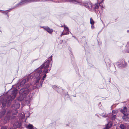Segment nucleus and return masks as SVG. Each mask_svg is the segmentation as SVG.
<instances>
[{
	"label": "nucleus",
	"mask_w": 129,
	"mask_h": 129,
	"mask_svg": "<svg viewBox=\"0 0 129 129\" xmlns=\"http://www.w3.org/2000/svg\"><path fill=\"white\" fill-rule=\"evenodd\" d=\"M52 63V56H51L39 68L34 71L33 72L34 77L36 79H41L44 80L46 76V74L49 72L51 70Z\"/></svg>",
	"instance_id": "nucleus-1"
},
{
	"label": "nucleus",
	"mask_w": 129,
	"mask_h": 129,
	"mask_svg": "<svg viewBox=\"0 0 129 129\" xmlns=\"http://www.w3.org/2000/svg\"><path fill=\"white\" fill-rule=\"evenodd\" d=\"M29 86L22 88L20 90L19 94L20 96L18 100L20 101H24L26 104L29 105L32 100L33 95L31 93V89L29 88Z\"/></svg>",
	"instance_id": "nucleus-2"
},
{
	"label": "nucleus",
	"mask_w": 129,
	"mask_h": 129,
	"mask_svg": "<svg viewBox=\"0 0 129 129\" xmlns=\"http://www.w3.org/2000/svg\"><path fill=\"white\" fill-rule=\"evenodd\" d=\"M17 89L16 88H14L11 92V94L10 95H8L6 101H4L2 103V105L3 107H5L6 104L8 106H9L11 105L12 100L15 99L17 94Z\"/></svg>",
	"instance_id": "nucleus-3"
},
{
	"label": "nucleus",
	"mask_w": 129,
	"mask_h": 129,
	"mask_svg": "<svg viewBox=\"0 0 129 129\" xmlns=\"http://www.w3.org/2000/svg\"><path fill=\"white\" fill-rule=\"evenodd\" d=\"M81 5L88 9L90 11H92L94 10L93 4L90 1L82 2Z\"/></svg>",
	"instance_id": "nucleus-4"
},
{
	"label": "nucleus",
	"mask_w": 129,
	"mask_h": 129,
	"mask_svg": "<svg viewBox=\"0 0 129 129\" xmlns=\"http://www.w3.org/2000/svg\"><path fill=\"white\" fill-rule=\"evenodd\" d=\"M43 80L42 79H36L35 81L34 84L37 88L41 87L42 86Z\"/></svg>",
	"instance_id": "nucleus-5"
},
{
	"label": "nucleus",
	"mask_w": 129,
	"mask_h": 129,
	"mask_svg": "<svg viewBox=\"0 0 129 129\" xmlns=\"http://www.w3.org/2000/svg\"><path fill=\"white\" fill-rule=\"evenodd\" d=\"M117 64L118 67L120 68H123L126 66V63L124 60L122 59L120 61L117 62Z\"/></svg>",
	"instance_id": "nucleus-6"
},
{
	"label": "nucleus",
	"mask_w": 129,
	"mask_h": 129,
	"mask_svg": "<svg viewBox=\"0 0 129 129\" xmlns=\"http://www.w3.org/2000/svg\"><path fill=\"white\" fill-rule=\"evenodd\" d=\"M14 103L12 106V108L15 109H18L20 107V105L17 102V101L16 100H15L14 101Z\"/></svg>",
	"instance_id": "nucleus-7"
},
{
	"label": "nucleus",
	"mask_w": 129,
	"mask_h": 129,
	"mask_svg": "<svg viewBox=\"0 0 129 129\" xmlns=\"http://www.w3.org/2000/svg\"><path fill=\"white\" fill-rule=\"evenodd\" d=\"M19 115L20 116V118L23 119L25 116L26 117H28L30 115L29 112H27L26 113H25L24 115H23V114L20 113Z\"/></svg>",
	"instance_id": "nucleus-8"
},
{
	"label": "nucleus",
	"mask_w": 129,
	"mask_h": 129,
	"mask_svg": "<svg viewBox=\"0 0 129 129\" xmlns=\"http://www.w3.org/2000/svg\"><path fill=\"white\" fill-rule=\"evenodd\" d=\"M40 27L43 28L46 31L50 33H51L53 31V29L50 28L49 27L47 26H43L42 27L41 26Z\"/></svg>",
	"instance_id": "nucleus-9"
},
{
	"label": "nucleus",
	"mask_w": 129,
	"mask_h": 129,
	"mask_svg": "<svg viewBox=\"0 0 129 129\" xmlns=\"http://www.w3.org/2000/svg\"><path fill=\"white\" fill-rule=\"evenodd\" d=\"M120 111L123 114L128 115V111L127 108L125 107H124L123 109H121Z\"/></svg>",
	"instance_id": "nucleus-10"
},
{
	"label": "nucleus",
	"mask_w": 129,
	"mask_h": 129,
	"mask_svg": "<svg viewBox=\"0 0 129 129\" xmlns=\"http://www.w3.org/2000/svg\"><path fill=\"white\" fill-rule=\"evenodd\" d=\"M26 0H21L20 3L16 5L15 6L13 7V9L17 7H18L19 5H21L22 4H24L27 3Z\"/></svg>",
	"instance_id": "nucleus-11"
},
{
	"label": "nucleus",
	"mask_w": 129,
	"mask_h": 129,
	"mask_svg": "<svg viewBox=\"0 0 129 129\" xmlns=\"http://www.w3.org/2000/svg\"><path fill=\"white\" fill-rule=\"evenodd\" d=\"M72 3L74 4H79L81 5L82 4V1L80 0H69Z\"/></svg>",
	"instance_id": "nucleus-12"
},
{
	"label": "nucleus",
	"mask_w": 129,
	"mask_h": 129,
	"mask_svg": "<svg viewBox=\"0 0 129 129\" xmlns=\"http://www.w3.org/2000/svg\"><path fill=\"white\" fill-rule=\"evenodd\" d=\"M52 87L54 90H56L58 92H60V91H62V89L60 87L54 85Z\"/></svg>",
	"instance_id": "nucleus-13"
},
{
	"label": "nucleus",
	"mask_w": 129,
	"mask_h": 129,
	"mask_svg": "<svg viewBox=\"0 0 129 129\" xmlns=\"http://www.w3.org/2000/svg\"><path fill=\"white\" fill-rule=\"evenodd\" d=\"M21 126V123L19 122H15L14 124V126L17 128Z\"/></svg>",
	"instance_id": "nucleus-14"
},
{
	"label": "nucleus",
	"mask_w": 129,
	"mask_h": 129,
	"mask_svg": "<svg viewBox=\"0 0 129 129\" xmlns=\"http://www.w3.org/2000/svg\"><path fill=\"white\" fill-rule=\"evenodd\" d=\"M128 115L124 114V115L122 116V118L125 121H126L128 120L129 119L128 116Z\"/></svg>",
	"instance_id": "nucleus-15"
},
{
	"label": "nucleus",
	"mask_w": 129,
	"mask_h": 129,
	"mask_svg": "<svg viewBox=\"0 0 129 129\" xmlns=\"http://www.w3.org/2000/svg\"><path fill=\"white\" fill-rule=\"evenodd\" d=\"M112 125V123L111 122H109L107 125L106 127L104 128V129H109Z\"/></svg>",
	"instance_id": "nucleus-16"
},
{
	"label": "nucleus",
	"mask_w": 129,
	"mask_h": 129,
	"mask_svg": "<svg viewBox=\"0 0 129 129\" xmlns=\"http://www.w3.org/2000/svg\"><path fill=\"white\" fill-rule=\"evenodd\" d=\"M27 81L26 79H25L22 80L20 83V86H22L24 85Z\"/></svg>",
	"instance_id": "nucleus-17"
},
{
	"label": "nucleus",
	"mask_w": 129,
	"mask_h": 129,
	"mask_svg": "<svg viewBox=\"0 0 129 129\" xmlns=\"http://www.w3.org/2000/svg\"><path fill=\"white\" fill-rule=\"evenodd\" d=\"M33 77L32 76V75L31 74H30L27 76V78L25 79H26V80L27 81L31 80Z\"/></svg>",
	"instance_id": "nucleus-18"
},
{
	"label": "nucleus",
	"mask_w": 129,
	"mask_h": 129,
	"mask_svg": "<svg viewBox=\"0 0 129 129\" xmlns=\"http://www.w3.org/2000/svg\"><path fill=\"white\" fill-rule=\"evenodd\" d=\"M116 115H113V114H112L111 115L110 118L112 120H115L116 118Z\"/></svg>",
	"instance_id": "nucleus-19"
},
{
	"label": "nucleus",
	"mask_w": 129,
	"mask_h": 129,
	"mask_svg": "<svg viewBox=\"0 0 129 129\" xmlns=\"http://www.w3.org/2000/svg\"><path fill=\"white\" fill-rule=\"evenodd\" d=\"M120 128L121 129H126V127L123 124H121L120 126Z\"/></svg>",
	"instance_id": "nucleus-20"
},
{
	"label": "nucleus",
	"mask_w": 129,
	"mask_h": 129,
	"mask_svg": "<svg viewBox=\"0 0 129 129\" xmlns=\"http://www.w3.org/2000/svg\"><path fill=\"white\" fill-rule=\"evenodd\" d=\"M27 127L28 129H34L32 125L30 124L27 125Z\"/></svg>",
	"instance_id": "nucleus-21"
},
{
	"label": "nucleus",
	"mask_w": 129,
	"mask_h": 129,
	"mask_svg": "<svg viewBox=\"0 0 129 129\" xmlns=\"http://www.w3.org/2000/svg\"><path fill=\"white\" fill-rule=\"evenodd\" d=\"M101 116L103 117H106L108 116V115L106 113H104L101 114Z\"/></svg>",
	"instance_id": "nucleus-22"
},
{
	"label": "nucleus",
	"mask_w": 129,
	"mask_h": 129,
	"mask_svg": "<svg viewBox=\"0 0 129 129\" xmlns=\"http://www.w3.org/2000/svg\"><path fill=\"white\" fill-rule=\"evenodd\" d=\"M126 46L127 48L126 51L127 53H129V42L127 43Z\"/></svg>",
	"instance_id": "nucleus-23"
},
{
	"label": "nucleus",
	"mask_w": 129,
	"mask_h": 129,
	"mask_svg": "<svg viewBox=\"0 0 129 129\" xmlns=\"http://www.w3.org/2000/svg\"><path fill=\"white\" fill-rule=\"evenodd\" d=\"M99 5L98 4H96L94 5V10L96 9H98L99 8Z\"/></svg>",
	"instance_id": "nucleus-24"
},
{
	"label": "nucleus",
	"mask_w": 129,
	"mask_h": 129,
	"mask_svg": "<svg viewBox=\"0 0 129 129\" xmlns=\"http://www.w3.org/2000/svg\"><path fill=\"white\" fill-rule=\"evenodd\" d=\"M6 113L5 111H2L0 113V115L1 117H2Z\"/></svg>",
	"instance_id": "nucleus-25"
},
{
	"label": "nucleus",
	"mask_w": 129,
	"mask_h": 129,
	"mask_svg": "<svg viewBox=\"0 0 129 129\" xmlns=\"http://www.w3.org/2000/svg\"><path fill=\"white\" fill-rule=\"evenodd\" d=\"M90 23L92 25H93L94 24V22L92 18L90 19Z\"/></svg>",
	"instance_id": "nucleus-26"
},
{
	"label": "nucleus",
	"mask_w": 129,
	"mask_h": 129,
	"mask_svg": "<svg viewBox=\"0 0 129 129\" xmlns=\"http://www.w3.org/2000/svg\"><path fill=\"white\" fill-rule=\"evenodd\" d=\"M68 34H69V32L68 31L65 33L64 32L62 33L61 34V35H68Z\"/></svg>",
	"instance_id": "nucleus-27"
},
{
	"label": "nucleus",
	"mask_w": 129,
	"mask_h": 129,
	"mask_svg": "<svg viewBox=\"0 0 129 129\" xmlns=\"http://www.w3.org/2000/svg\"><path fill=\"white\" fill-rule=\"evenodd\" d=\"M17 111L16 110H14L13 111V112L12 113V114L14 115H16L17 113Z\"/></svg>",
	"instance_id": "nucleus-28"
},
{
	"label": "nucleus",
	"mask_w": 129,
	"mask_h": 129,
	"mask_svg": "<svg viewBox=\"0 0 129 129\" xmlns=\"http://www.w3.org/2000/svg\"><path fill=\"white\" fill-rule=\"evenodd\" d=\"M64 28L65 30H66V31H69V29L68 27H66L65 25H64Z\"/></svg>",
	"instance_id": "nucleus-29"
},
{
	"label": "nucleus",
	"mask_w": 129,
	"mask_h": 129,
	"mask_svg": "<svg viewBox=\"0 0 129 129\" xmlns=\"http://www.w3.org/2000/svg\"><path fill=\"white\" fill-rule=\"evenodd\" d=\"M117 111H116L115 110L112 111V114H116L117 113Z\"/></svg>",
	"instance_id": "nucleus-30"
},
{
	"label": "nucleus",
	"mask_w": 129,
	"mask_h": 129,
	"mask_svg": "<svg viewBox=\"0 0 129 129\" xmlns=\"http://www.w3.org/2000/svg\"><path fill=\"white\" fill-rule=\"evenodd\" d=\"M26 2H27V3H30V0H26Z\"/></svg>",
	"instance_id": "nucleus-31"
},
{
	"label": "nucleus",
	"mask_w": 129,
	"mask_h": 129,
	"mask_svg": "<svg viewBox=\"0 0 129 129\" xmlns=\"http://www.w3.org/2000/svg\"><path fill=\"white\" fill-rule=\"evenodd\" d=\"M99 115H100L101 116V114H95V115L97 117H99Z\"/></svg>",
	"instance_id": "nucleus-32"
},
{
	"label": "nucleus",
	"mask_w": 129,
	"mask_h": 129,
	"mask_svg": "<svg viewBox=\"0 0 129 129\" xmlns=\"http://www.w3.org/2000/svg\"><path fill=\"white\" fill-rule=\"evenodd\" d=\"M65 2H71L70 1H69V0H66V1H65Z\"/></svg>",
	"instance_id": "nucleus-33"
},
{
	"label": "nucleus",
	"mask_w": 129,
	"mask_h": 129,
	"mask_svg": "<svg viewBox=\"0 0 129 129\" xmlns=\"http://www.w3.org/2000/svg\"><path fill=\"white\" fill-rule=\"evenodd\" d=\"M91 27L92 28H94V26L93 25H92L91 26Z\"/></svg>",
	"instance_id": "nucleus-34"
},
{
	"label": "nucleus",
	"mask_w": 129,
	"mask_h": 129,
	"mask_svg": "<svg viewBox=\"0 0 129 129\" xmlns=\"http://www.w3.org/2000/svg\"><path fill=\"white\" fill-rule=\"evenodd\" d=\"M73 37H74L76 39V37H75V36H72Z\"/></svg>",
	"instance_id": "nucleus-35"
},
{
	"label": "nucleus",
	"mask_w": 129,
	"mask_h": 129,
	"mask_svg": "<svg viewBox=\"0 0 129 129\" xmlns=\"http://www.w3.org/2000/svg\"><path fill=\"white\" fill-rule=\"evenodd\" d=\"M127 31L128 33L129 32V30H128Z\"/></svg>",
	"instance_id": "nucleus-36"
},
{
	"label": "nucleus",
	"mask_w": 129,
	"mask_h": 129,
	"mask_svg": "<svg viewBox=\"0 0 129 129\" xmlns=\"http://www.w3.org/2000/svg\"><path fill=\"white\" fill-rule=\"evenodd\" d=\"M26 118L25 120H24L25 121H26Z\"/></svg>",
	"instance_id": "nucleus-37"
},
{
	"label": "nucleus",
	"mask_w": 129,
	"mask_h": 129,
	"mask_svg": "<svg viewBox=\"0 0 129 129\" xmlns=\"http://www.w3.org/2000/svg\"><path fill=\"white\" fill-rule=\"evenodd\" d=\"M70 34H72L71 32H70Z\"/></svg>",
	"instance_id": "nucleus-38"
},
{
	"label": "nucleus",
	"mask_w": 129,
	"mask_h": 129,
	"mask_svg": "<svg viewBox=\"0 0 129 129\" xmlns=\"http://www.w3.org/2000/svg\"><path fill=\"white\" fill-rule=\"evenodd\" d=\"M107 121H108V119H107Z\"/></svg>",
	"instance_id": "nucleus-39"
},
{
	"label": "nucleus",
	"mask_w": 129,
	"mask_h": 129,
	"mask_svg": "<svg viewBox=\"0 0 129 129\" xmlns=\"http://www.w3.org/2000/svg\"><path fill=\"white\" fill-rule=\"evenodd\" d=\"M104 1V0H102V2H103Z\"/></svg>",
	"instance_id": "nucleus-40"
},
{
	"label": "nucleus",
	"mask_w": 129,
	"mask_h": 129,
	"mask_svg": "<svg viewBox=\"0 0 129 129\" xmlns=\"http://www.w3.org/2000/svg\"><path fill=\"white\" fill-rule=\"evenodd\" d=\"M61 27H64V26H61Z\"/></svg>",
	"instance_id": "nucleus-41"
},
{
	"label": "nucleus",
	"mask_w": 129,
	"mask_h": 129,
	"mask_svg": "<svg viewBox=\"0 0 129 129\" xmlns=\"http://www.w3.org/2000/svg\"><path fill=\"white\" fill-rule=\"evenodd\" d=\"M0 11H2V10H0Z\"/></svg>",
	"instance_id": "nucleus-42"
},
{
	"label": "nucleus",
	"mask_w": 129,
	"mask_h": 129,
	"mask_svg": "<svg viewBox=\"0 0 129 129\" xmlns=\"http://www.w3.org/2000/svg\"><path fill=\"white\" fill-rule=\"evenodd\" d=\"M74 96V97H76V96Z\"/></svg>",
	"instance_id": "nucleus-43"
},
{
	"label": "nucleus",
	"mask_w": 129,
	"mask_h": 129,
	"mask_svg": "<svg viewBox=\"0 0 129 129\" xmlns=\"http://www.w3.org/2000/svg\"><path fill=\"white\" fill-rule=\"evenodd\" d=\"M128 62L129 63V60H128Z\"/></svg>",
	"instance_id": "nucleus-44"
},
{
	"label": "nucleus",
	"mask_w": 129,
	"mask_h": 129,
	"mask_svg": "<svg viewBox=\"0 0 129 129\" xmlns=\"http://www.w3.org/2000/svg\"><path fill=\"white\" fill-rule=\"evenodd\" d=\"M24 120H22V121H23Z\"/></svg>",
	"instance_id": "nucleus-45"
}]
</instances>
